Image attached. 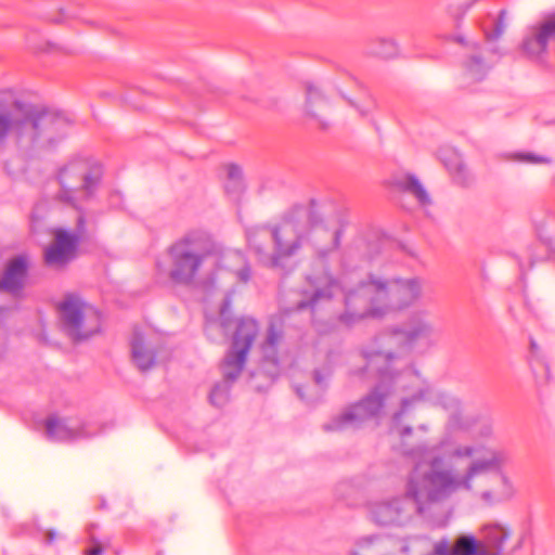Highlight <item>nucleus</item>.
Returning a JSON list of instances; mask_svg holds the SVG:
<instances>
[{
	"instance_id": "nucleus-1",
	"label": "nucleus",
	"mask_w": 555,
	"mask_h": 555,
	"mask_svg": "<svg viewBox=\"0 0 555 555\" xmlns=\"http://www.w3.org/2000/svg\"><path fill=\"white\" fill-rule=\"evenodd\" d=\"M346 224L344 209L312 203L309 208L295 207L276 227L255 225L246 229V238L259 261L271 268L280 267L282 259L297 254L304 243L311 247L313 261L324 272L307 278L310 288L305 291L306 299L297 304V309L313 310L343 288L340 282L327 272L326 264L340 246Z\"/></svg>"
},
{
	"instance_id": "nucleus-2",
	"label": "nucleus",
	"mask_w": 555,
	"mask_h": 555,
	"mask_svg": "<svg viewBox=\"0 0 555 555\" xmlns=\"http://www.w3.org/2000/svg\"><path fill=\"white\" fill-rule=\"evenodd\" d=\"M364 365L352 371L353 374L376 375L377 384L359 402L350 405L338 415L323 424L327 433H340L359 427L363 422L382 415L384 408L398 389L402 390L399 408L391 415L389 435L398 438L399 452L409 457L424 454L430 449L422 442L411 446L410 439L414 433L406 420L416 406L433 398V387L418 372H406L405 375L389 365V353L383 351H361Z\"/></svg>"
},
{
	"instance_id": "nucleus-3",
	"label": "nucleus",
	"mask_w": 555,
	"mask_h": 555,
	"mask_svg": "<svg viewBox=\"0 0 555 555\" xmlns=\"http://www.w3.org/2000/svg\"><path fill=\"white\" fill-rule=\"evenodd\" d=\"M433 449L437 470L448 474L452 481L444 502L460 491L473 493L487 506L506 503L515 496L514 482L503 470L509 460L505 450L464 444L448 437Z\"/></svg>"
},
{
	"instance_id": "nucleus-4",
	"label": "nucleus",
	"mask_w": 555,
	"mask_h": 555,
	"mask_svg": "<svg viewBox=\"0 0 555 555\" xmlns=\"http://www.w3.org/2000/svg\"><path fill=\"white\" fill-rule=\"evenodd\" d=\"M411 459L414 465L405 477L403 493L369 503V517L375 525L403 527L415 516H424L434 505L444 502L452 481L448 474L437 470L434 449Z\"/></svg>"
},
{
	"instance_id": "nucleus-5",
	"label": "nucleus",
	"mask_w": 555,
	"mask_h": 555,
	"mask_svg": "<svg viewBox=\"0 0 555 555\" xmlns=\"http://www.w3.org/2000/svg\"><path fill=\"white\" fill-rule=\"evenodd\" d=\"M102 176L101 164L88 158H75L60 169L61 190L57 198L79 210V216L73 233L61 228L53 231L54 240L44 251V261L49 267L63 268L75 258L76 249L86 234L83 204L94 198Z\"/></svg>"
},
{
	"instance_id": "nucleus-6",
	"label": "nucleus",
	"mask_w": 555,
	"mask_h": 555,
	"mask_svg": "<svg viewBox=\"0 0 555 555\" xmlns=\"http://www.w3.org/2000/svg\"><path fill=\"white\" fill-rule=\"evenodd\" d=\"M167 264L157 262L159 274H165L172 284L190 286L208 260L232 272L237 281L248 283L251 270L245 256L238 250H223L222 246L204 230L188 231L166 250Z\"/></svg>"
},
{
	"instance_id": "nucleus-7",
	"label": "nucleus",
	"mask_w": 555,
	"mask_h": 555,
	"mask_svg": "<svg viewBox=\"0 0 555 555\" xmlns=\"http://www.w3.org/2000/svg\"><path fill=\"white\" fill-rule=\"evenodd\" d=\"M421 278L385 279L369 274L354 288L345 291V312L341 323L352 326L364 319H380L409 309L423 296Z\"/></svg>"
},
{
	"instance_id": "nucleus-8",
	"label": "nucleus",
	"mask_w": 555,
	"mask_h": 555,
	"mask_svg": "<svg viewBox=\"0 0 555 555\" xmlns=\"http://www.w3.org/2000/svg\"><path fill=\"white\" fill-rule=\"evenodd\" d=\"M68 126L61 114L22 101L0 103V145L11 141L24 151L51 149Z\"/></svg>"
},
{
	"instance_id": "nucleus-9",
	"label": "nucleus",
	"mask_w": 555,
	"mask_h": 555,
	"mask_svg": "<svg viewBox=\"0 0 555 555\" xmlns=\"http://www.w3.org/2000/svg\"><path fill=\"white\" fill-rule=\"evenodd\" d=\"M437 343V335L434 324L427 319L425 312L413 313L408 321L390 332L376 337L374 343L366 346V351H383L389 353L391 360L389 365L393 370L404 374L406 372H416L402 357L417 346L430 348Z\"/></svg>"
},
{
	"instance_id": "nucleus-10",
	"label": "nucleus",
	"mask_w": 555,
	"mask_h": 555,
	"mask_svg": "<svg viewBox=\"0 0 555 555\" xmlns=\"http://www.w3.org/2000/svg\"><path fill=\"white\" fill-rule=\"evenodd\" d=\"M63 330L76 341L88 339L100 331L101 315L78 296L67 295L59 305Z\"/></svg>"
},
{
	"instance_id": "nucleus-11",
	"label": "nucleus",
	"mask_w": 555,
	"mask_h": 555,
	"mask_svg": "<svg viewBox=\"0 0 555 555\" xmlns=\"http://www.w3.org/2000/svg\"><path fill=\"white\" fill-rule=\"evenodd\" d=\"M284 340L283 323L281 320H272L268 326L266 337L260 345L262 354L261 367L257 375H266L273 382L280 375L279 351Z\"/></svg>"
},
{
	"instance_id": "nucleus-12",
	"label": "nucleus",
	"mask_w": 555,
	"mask_h": 555,
	"mask_svg": "<svg viewBox=\"0 0 555 555\" xmlns=\"http://www.w3.org/2000/svg\"><path fill=\"white\" fill-rule=\"evenodd\" d=\"M425 402H433L441 405L446 410H452L446 423V430L449 434L463 433L472 435L478 423V415L464 413L460 409L461 403L459 399L449 393L437 392L433 388V398Z\"/></svg>"
},
{
	"instance_id": "nucleus-13",
	"label": "nucleus",
	"mask_w": 555,
	"mask_h": 555,
	"mask_svg": "<svg viewBox=\"0 0 555 555\" xmlns=\"http://www.w3.org/2000/svg\"><path fill=\"white\" fill-rule=\"evenodd\" d=\"M552 41H555V13L527 29L521 50L530 59H541Z\"/></svg>"
},
{
	"instance_id": "nucleus-14",
	"label": "nucleus",
	"mask_w": 555,
	"mask_h": 555,
	"mask_svg": "<svg viewBox=\"0 0 555 555\" xmlns=\"http://www.w3.org/2000/svg\"><path fill=\"white\" fill-rule=\"evenodd\" d=\"M30 258L26 254H20L11 258L0 278V292L9 293L14 298L22 296L26 285Z\"/></svg>"
},
{
	"instance_id": "nucleus-15",
	"label": "nucleus",
	"mask_w": 555,
	"mask_h": 555,
	"mask_svg": "<svg viewBox=\"0 0 555 555\" xmlns=\"http://www.w3.org/2000/svg\"><path fill=\"white\" fill-rule=\"evenodd\" d=\"M46 434L52 441L69 442L79 439H88L95 435L88 430L85 423L74 422L69 418L52 415L46 421Z\"/></svg>"
},
{
	"instance_id": "nucleus-16",
	"label": "nucleus",
	"mask_w": 555,
	"mask_h": 555,
	"mask_svg": "<svg viewBox=\"0 0 555 555\" xmlns=\"http://www.w3.org/2000/svg\"><path fill=\"white\" fill-rule=\"evenodd\" d=\"M453 39L461 44H465L469 50V55L464 62L466 75L474 81L482 80L489 72L490 66L480 53V46L477 42H466L462 36H454Z\"/></svg>"
},
{
	"instance_id": "nucleus-17",
	"label": "nucleus",
	"mask_w": 555,
	"mask_h": 555,
	"mask_svg": "<svg viewBox=\"0 0 555 555\" xmlns=\"http://www.w3.org/2000/svg\"><path fill=\"white\" fill-rule=\"evenodd\" d=\"M306 112L321 128L325 129L330 126L327 115L331 112V105L318 87L307 88Z\"/></svg>"
},
{
	"instance_id": "nucleus-18",
	"label": "nucleus",
	"mask_w": 555,
	"mask_h": 555,
	"mask_svg": "<svg viewBox=\"0 0 555 555\" xmlns=\"http://www.w3.org/2000/svg\"><path fill=\"white\" fill-rule=\"evenodd\" d=\"M131 354L137 367L145 372L155 365L156 352L144 335L135 330L131 339Z\"/></svg>"
},
{
	"instance_id": "nucleus-19",
	"label": "nucleus",
	"mask_w": 555,
	"mask_h": 555,
	"mask_svg": "<svg viewBox=\"0 0 555 555\" xmlns=\"http://www.w3.org/2000/svg\"><path fill=\"white\" fill-rule=\"evenodd\" d=\"M480 544L489 555H503L504 543L511 537V530L501 524H490L482 527Z\"/></svg>"
},
{
	"instance_id": "nucleus-20",
	"label": "nucleus",
	"mask_w": 555,
	"mask_h": 555,
	"mask_svg": "<svg viewBox=\"0 0 555 555\" xmlns=\"http://www.w3.org/2000/svg\"><path fill=\"white\" fill-rule=\"evenodd\" d=\"M258 332L259 326L256 320L251 318H241L237 321L231 349L247 356Z\"/></svg>"
},
{
	"instance_id": "nucleus-21",
	"label": "nucleus",
	"mask_w": 555,
	"mask_h": 555,
	"mask_svg": "<svg viewBox=\"0 0 555 555\" xmlns=\"http://www.w3.org/2000/svg\"><path fill=\"white\" fill-rule=\"evenodd\" d=\"M396 185L403 192L411 194L421 206L427 207L431 205V198L417 179L416 176L408 173L396 180Z\"/></svg>"
},
{
	"instance_id": "nucleus-22",
	"label": "nucleus",
	"mask_w": 555,
	"mask_h": 555,
	"mask_svg": "<svg viewBox=\"0 0 555 555\" xmlns=\"http://www.w3.org/2000/svg\"><path fill=\"white\" fill-rule=\"evenodd\" d=\"M246 358V354H241L237 350L231 349L221 364L223 380L230 384L235 382L244 369Z\"/></svg>"
},
{
	"instance_id": "nucleus-23",
	"label": "nucleus",
	"mask_w": 555,
	"mask_h": 555,
	"mask_svg": "<svg viewBox=\"0 0 555 555\" xmlns=\"http://www.w3.org/2000/svg\"><path fill=\"white\" fill-rule=\"evenodd\" d=\"M443 163L456 183L462 185L468 184L470 176L460 155L455 152H450L449 158L443 159Z\"/></svg>"
},
{
	"instance_id": "nucleus-24",
	"label": "nucleus",
	"mask_w": 555,
	"mask_h": 555,
	"mask_svg": "<svg viewBox=\"0 0 555 555\" xmlns=\"http://www.w3.org/2000/svg\"><path fill=\"white\" fill-rule=\"evenodd\" d=\"M530 364L532 366V371L534 372V374H538V370L540 367L544 372V378L548 379V365L544 360V356L542 353L541 348L533 339L530 340Z\"/></svg>"
},
{
	"instance_id": "nucleus-25",
	"label": "nucleus",
	"mask_w": 555,
	"mask_h": 555,
	"mask_svg": "<svg viewBox=\"0 0 555 555\" xmlns=\"http://www.w3.org/2000/svg\"><path fill=\"white\" fill-rule=\"evenodd\" d=\"M530 364L532 366V371L534 372V374H538V370L540 367L544 372V378L548 379V365L544 360V356L542 353L541 348L533 339L530 340Z\"/></svg>"
},
{
	"instance_id": "nucleus-26",
	"label": "nucleus",
	"mask_w": 555,
	"mask_h": 555,
	"mask_svg": "<svg viewBox=\"0 0 555 555\" xmlns=\"http://www.w3.org/2000/svg\"><path fill=\"white\" fill-rule=\"evenodd\" d=\"M347 101L349 105L353 107L361 117L371 116L376 107L375 99L370 93H365L362 99H347Z\"/></svg>"
},
{
	"instance_id": "nucleus-27",
	"label": "nucleus",
	"mask_w": 555,
	"mask_h": 555,
	"mask_svg": "<svg viewBox=\"0 0 555 555\" xmlns=\"http://www.w3.org/2000/svg\"><path fill=\"white\" fill-rule=\"evenodd\" d=\"M377 540V535H365L359 538L354 543V547L349 552V555H375V542Z\"/></svg>"
},
{
	"instance_id": "nucleus-28",
	"label": "nucleus",
	"mask_w": 555,
	"mask_h": 555,
	"mask_svg": "<svg viewBox=\"0 0 555 555\" xmlns=\"http://www.w3.org/2000/svg\"><path fill=\"white\" fill-rule=\"evenodd\" d=\"M230 387L231 384L225 380L216 384L209 393L211 404L216 406L224 405L229 399Z\"/></svg>"
},
{
	"instance_id": "nucleus-29",
	"label": "nucleus",
	"mask_w": 555,
	"mask_h": 555,
	"mask_svg": "<svg viewBox=\"0 0 555 555\" xmlns=\"http://www.w3.org/2000/svg\"><path fill=\"white\" fill-rule=\"evenodd\" d=\"M372 53L384 59H391L398 54V47L392 39H379L375 42Z\"/></svg>"
},
{
	"instance_id": "nucleus-30",
	"label": "nucleus",
	"mask_w": 555,
	"mask_h": 555,
	"mask_svg": "<svg viewBox=\"0 0 555 555\" xmlns=\"http://www.w3.org/2000/svg\"><path fill=\"white\" fill-rule=\"evenodd\" d=\"M509 159L533 165L551 164L552 162L548 157L541 156L531 152L514 153L509 156Z\"/></svg>"
},
{
	"instance_id": "nucleus-31",
	"label": "nucleus",
	"mask_w": 555,
	"mask_h": 555,
	"mask_svg": "<svg viewBox=\"0 0 555 555\" xmlns=\"http://www.w3.org/2000/svg\"><path fill=\"white\" fill-rule=\"evenodd\" d=\"M493 435V426L492 423L478 415V423L472 433V436L478 439H487Z\"/></svg>"
},
{
	"instance_id": "nucleus-32",
	"label": "nucleus",
	"mask_w": 555,
	"mask_h": 555,
	"mask_svg": "<svg viewBox=\"0 0 555 555\" xmlns=\"http://www.w3.org/2000/svg\"><path fill=\"white\" fill-rule=\"evenodd\" d=\"M505 15L506 12L504 10L500 11V14L494 23L493 29L491 31H485L486 38L488 40H496L504 34L506 29Z\"/></svg>"
},
{
	"instance_id": "nucleus-33",
	"label": "nucleus",
	"mask_w": 555,
	"mask_h": 555,
	"mask_svg": "<svg viewBox=\"0 0 555 555\" xmlns=\"http://www.w3.org/2000/svg\"><path fill=\"white\" fill-rule=\"evenodd\" d=\"M205 333L209 339L217 340L225 335V328L217 321H208L205 325Z\"/></svg>"
},
{
	"instance_id": "nucleus-34",
	"label": "nucleus",
	"mask_w": 555,
	"mask_h": 555,
	"mask_svg": "<svg viewBox=\"0 0 555 555\" xmlns=\"http://www.w3.org/2000/svg\"><path fill=\"white\" fill-rule=\"evenodd\" d=\"M227 177L230 182H234L235 188H238L243 182L242 169L235 164H230L227 166Z\"/></svg>"
},
{
	"instance_id": "nucleus-35",
	"label": "nucleus",
	"mask_w": 555,
	"mask_h": 555,
	"mask_svg": "<svg viewBox=\"0 0 555 555\" xmlns=\"http://www.w3.org/2000/svg\"><path fill=\"white\" fill-rule=\"evenodd\" d=\"M475 3L476 0H466L456 5L454 11L452 12V15L454 16L456 23H459V21L464 17V15L473 8Z\"/></svg>"
},
{
	"instance_id": "nucleus-36",
	"label": "nucleus",
	"mask_w": 555,
	"mask_h": 555,
	"mask_svg": "<svg viewBox=\"0 0 555 555\" xmlns=\"http://www.w3.org/2000/svg\"><path fill=\"white\" fill-rule=\"evenodd\" d=\"M77 8H60L59 17L52 18L54 23H63L67 20L75 18L77 16Z\"/></svg>"
},
{
	"instance_id": "nucleus-37",
	"label": "nucleus",
	"mask_w": 555,
	"mask_h": 555,
	"mask_svg": "<svg viewBox=\"0 0 555 555\" xmlns=\"http://www.w3.org/2000/svg\"><path fill=\"white\" fill-rule=\"evenodd\" d=\"M453 544L450 545L447 539H442L438 541L434 545V554L435 555H453Z\"/></svg>"
},
{
	"instance_id": "nucleus-38",
	"label": "nucleus",
	"mask_w": 555,
	"mask_h": 555,
	"mask_svg": "<svg viewBox=\"0 0 555 555\" xmlns=\"http://www.w3.org/2000/svg\"><path fill=\"white\" fill-rule=\"evenodd\" d=\"M331 374L332 371L330 369L315 370L313 373L314 384L320 388H323L326 385Z\"/></svg>"
},
{
	"instance_id": "nucleus-39",
	"label": "nucleus",
	"mask_w": 555,
	"mask_h": 555,
	"mask_svg": "<svg viewBox=\"0 0 555 555\" xmlns=\"http://www.w3.org/2000/svg\"><path fill=\"white\" fill-rule=\"evenodd\" d=\"M92 547L86 551L87 555H102L103 553V545L102 543L95 539L94 537H91Z\"/></svg>"
},
{
	"instance_id": "nucleus-40",
	"label": "nucleus",
	"mask_w": 555,
	"mask_h": 555,
	"mask_svg": "<svg viewBox=\"0 0 555 555\" xmlns=\"http://www.w3.org/2000/svg\"><path fill=\"white\" fill-rule=\"evenodd\" d=\"M234 185H235L234 182H230V180H228L225 183L227 193L240 194L243 191V186H244L243 183L238 188H235Z\"/></svg>"
},
{
	"instance_id": "nucleus-41",
	"label": "nucleus",
	"mask_w": 555,
	"mask_h": 555,
	"mask_svg": "<svg viewBox=\"0 0 555 555\" xmlns=\"http://www.w3.org/2000/svg\"><path fill=\"white\" fill-rule=\"evenodd\" d=\"M295 391H296L297 396H298L301 400L307 401V402H309V403H310V402H312V400H311V399H309V398H307V397H306V393H305V389H304V387H301V386H296V387H295Z\"/></svg>"
},
{
	"instance_id": "nucleus-42",
	"label": "nucleus",
	"mask_w": 555,
	"mask_h": 555,
	"mask_svg": "<svg viewBox=\"0 0 555 555\" xmlns=\"http://www.w3.org/2000/svg\"><path fill=\"white\" fill-rule=\"evenodd\" d=\"M56 539V533L53 530H48L44 534V541L48 544H51Z\"/></svg>"
},
{
	"instance_id": "nucleus-43",
	"label": "nucleus",
	"mask_w": 555,
	"mask_h": 555,
	"mask_svg": "<svg viewBox=\"0 0 555 555\" xmlns=\"http://www.w3.org/2000/svg\"><path fill=\"white\" fill-rule=\"evenodd\" d=\"M415 430L427 434L429 431V426L427 424H421L415 428Z\"/></svg>"
},
{
	"instance_id": "nucleus-44",
	"label": "nucleus",
	"mask_w": 555,
	"mask_h": 555,
	"mask_svg": "<svg viewBox=\"0 0 555 555\" xmlns=\"http://www.w3.org/2000/svg\"><path fill=\"white\" fill-rule=\"evenodd\" d=\"M229 304H230V300L227 298L221 308V314H223L225 312V309L228 308Z\"/></svg>"
},
{
	"instance_id": "nucleus-45",
	"label": "nucleus",
	"mask_w": 555,
	"mask_h": 555,
	"mask_svg": "<svg viewBox=\"0 0 555 555\" xmlns=\"http://www.w3.org/2000/svg\"><path fill=\"white\" fill-rule=\"evenodd\" d=\"M4 311V308L0 307V314Z\"/></svg>"
}]
</instances>
